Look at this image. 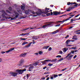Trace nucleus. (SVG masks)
Listing matches in <instances>:
<instances>
[{"label":"nucleus","mask_w":80,"mask_h":80,"mask_svg":"<svg viewBox=\"0 0 80 80\" xmlns=\"http://www.w3.org/2000/svg\"><path fill=\"white\" fill-rule=\"evenodd\" d=\"M75 37V36H73V38H72V39L73 40H75V37Z\"/></svg>","instance_id":"obj_58"},{"label":"nucleus","mask_w":80,"mask_h":80,"mask_svg":"<svg viewBox=\"0 0 80 80\" xmlns=\"http://www.w3.org/2000/svg\"><path fill=\"white\" fill-rule=\"evenodd\" d=\"M69 9H68L67 10V12H70V10H71L70 9V8H69Z\"/></svg>","instance_id":"obj_50"},{"label":"nucleus","mask_w":80,"mask_h":80,"mask_svg":"<svg viewBox=\"0 0 80 80\" xmlns=\"http://www.w3.org/2000/svg\"><path fill=\"white\" fill-rule=\"evenodd\" d=\"M58 57H59V58H61L62 57V56L60 55H58L56 56V58H58Z\"/></svg>","instance_id":"obj_35"},{"label":"nucleus","mask_w":80,"mask_h":80,"mask_svg":"<svg viewBox=\"0 0 80 80\" xmlns=\"http://www.w3.org/2000/svg\"><path fill=\"white\" fill-rule=\"evenodd\" d=\"M6 12H7V13H10L11 15H12V14H13V13H10L9 11H8V10H6Z\"/></svg>","instance_id":"obj_26"},{"label":"nucleus","mask_w":80,"mask_h":80,"mask_svg":"<svg viewBox=\"0 0 80 80\" xmlns=\"http://www.w3.org/2000/svg\"><path fill=\"white\" fill-rule=\"evenodd\" d=\"M52 76H53L54 78H56V77H58V75L56 74V75H52Z\"/></svg>","instance_id":"obj_28"},{"label":"nucleus","mask_w":80,"mask_h":80,"mask_svg":"<svg viewBox=\"0 0 80 80\" xmlns=\"http://www.w3.org/2000/svg\"><path fill=\"white\" fill-rule=\"evenodd\" d=\"M20 35H21V36H24V34L23 33H22L21 34H20Z\"/></svg>","instance_id":"obj_45"},{"label":"nucleus","mask_w":80,"mask_h":80,"mask_svg":"<svg viewBox=\"0 0 80 80\" xmlns=\"http://www.w3.org/2000/svg\"><path fill=\"white\" fill-rule=\"evenodd\" d=\"M31 44H29L28 45H27L25 46L26 48H28L29 47H30Z\"/></svg>","instance_id":"obj_25"},{"label":"nucleus","mask_w":80,"mask_h":80,"mask_svg":"<svg viewBox=\"0 0 80 80\" xmlns=\"http://www.w3.org/2000/svg\"><path fill=\"white\" fill-rule=\"evenodd\" d=\"M76 57H77V55H75L73 57V58L74 59H75L76 58Z\"/></svg>","instance_id":"obj_51"},{"label":"nucleus","mask_w":80,"mask_h":80,"mask_svg":"<svg viewBox=\"0 0 80 80\" xmlns=\"http://www.w3.org/2000/svg\"><path fill=\"white\" fill-rule=\"evenodd\" d=\"M52 23H53V22H48L47 24H46L45 25L43 26L42 28H47V26H49V25H52Z\"/></svg>","instance_id":"obj_6"},{"label":"nucleus","mask_w":80,"mask_h":80,"mask_svg":"<svg viewBox=\"0 0 80 80\" xmlns=\"http://www.w3.org/2000/svg\"><path fill=\"white\" fill-rule=\"evenodd\" d=\"M65 20H63L62 21H59L58 22H57L58 23V22H64Z\"/></svg>","instance_id":"obj_39"},{"label":"nucleus","mask_w":80,"mask_h":80,"mask_svg":"<svg viewBox=\"0 0 80 80\" xmlns=\"http://www.w3.org/2000/svg\"><path fill=\"white\" fill-rule=\"evenodd\" d=\"M71 54H72L71 52L68 53L67 55V56L65 58H67L69 56H70V55H71Z\"/></svg>","instance_id":"obj_27"},{"label":"nucleus","mask_w":80,"mask_h":80,"mask_svg":"<svg viewBox=\"0 0 80 80\" xmlns=\"http://www.w3.org/2000/svg\"><path fill=\"white\" fill-rule=\"evenodd\" d=\"M27 55V53H22L21 54V55H20V57H25V56Z\"/></svg>","instance_id":"obj_17"},{"label":"nucleus","mask_w":80,"mask_h":80,"mask_svg":"<svg viewBox=\"0 0 80 80\" xmlns=\"http://www.w3.org/2000/svg\"><path fill=\"white\" fill-rule=\"evenodd\" d=\"M50 79H53V76H51L50 78Z\"/></svg>","instance_id":"obj_53"},{"label":"nucleus","mask_w":80,"mask_h":80,"mask_svg":"<svg viewBox=\"0 0 80 80\" xmlns=\"http://www.w3.org/2000/svg\"><path fill=\"white\" fill-rule=\"evenodd\" d=\"M17 10L18 13H19L20 14H22V12L21 10H20V9L19 8H18L17 9Z\"/></svg>","instance_id":"obj_16"},{"label":"nucleus","mask_w":80,"mask_h":80,"mask_svg":"<svg viewBox=\"0 0 80 80\" xmlns=\"http://www.w3.org/2000/svg\"><path fill=\"white\" fill-rule=\"evenodd\" d=\"M45 61L47 62H51V60L50 59L46 60H45Z\"/></svg>","instance_id":"obj_31"},{"label":"nucleus","mask_w":80,"mask_h":80,"mask_svg":"<svg viewBox=\"0 0 80 80\" xmlns=\"http://www.w3.org/2000/svg\"><path fill=\"white\" fill-rule=\"evenodd\" d=\"M27 38H21V39L22 40H27Z\"/></svg>","instance_id":"obj_34"},{"label":"nucleus","mask_w":80,"mask_h":80,"mask_svg":"<svg viewBox=\"0 0 80 80\" xmlns=\"http://www.w3.org/2000/svg\"><path fill=\"white\" fill-rule=\"evenodd\" d=\"M50 47V46H44V47H43V49H47L48 48Z\"/></svg>","instance_id":"obj_21"},{"label":"nucleus","mask_w":80,"mask_h":80,"mask_svg":"<svg viewBox=\"0 0 80 80\" xmlns=\"http://www.w3.org/2000/svg\"><path fill=\"white\" fill-rule=\"evenodd\" d=\"M73 22V19H71V22L72 23V22Z\"/></svg>","instance_id":"obj_47"},{"label":"nucleus","mask_w":80,"mask_h":80,"mask_svg":"<svg viewBox=\"0 0 80 80\" xmlns=\"http://www.w3.org/2000/svg\"><path fill=\"white\" fill-rule=\"evenodd\" d=\"M15 49V48H10L9 50H8V51H6V53H9V52H12V50H13Z\"/></svg>","instance_id":"obj_12"},{"label":"nucleus","mask_w":80,"mask_h":80,"mask_svg":"<svg viewBox=\"0 0 80 80\" xmlns=\"http://www.w3.org/2000/svg\"><path fill=\"white\" fill-rule=\"evenodd\" d=\"M48 65L49 66H50V67H51L52 65H53V64H51L50 63H49L48 64Z\"/></svg>","instance_id":"obj_37"},{"label":"nucleus","mask_w":80,"mask_h":80,"mask_svg":"<svg viewBox=\"0 0 80 80\" xmlns=\"http://www.w3.org/2000/svg\"><path fill=\"white\" fill-rule=\"evenodd\" d=\"M63 60V58H61L60 59L58 60L59 62H61V61H62Z\"/></svg>","instance_id":"obj_32"},{"label":"nucleus","mask_w":80,"mask_h":80,"mask_svg":"<svg viewBox=\"0 0 80 80\" xmlns=\"http://www.w3.org/2000/svg\"><path fill=\"white\" fill-rule=\"evenodd\" d=\"M57 59L55 58L54 59H53V60L51 61V62H55H55H57Z\"/></svg>","instance_id":"obj_24"},{"label":"nucleus","mask_w":80,"mask_h":80,"mask_svg":"<svg viewBox=\"0 0 80 80\" xmlns=\"http://www.w3.org/2000/svg\"><path fill=\"white\" fill-rule=\"evenodd\" d=\"M77 4V3L73 2H73L71 3V2H68L67 3L68 5H71V4Z\"/></svg>","instance_id":"obj_18"},{"label":"nucleus","mask_w":80,"mask_h":80,"mask_svg":"<svg viewBox=\"0 0 80 80\" xmlns=\"http://www.w3.org/2000/svg\"><path fill=\"white\" fill-rule=\"evenodd\" d=\"M71 49H74V50H76V48L72 47L71 48Z\"/></svg>","instance_id":"obj_36"},{"label":"nucleus","mask_w":80,"mask_h":80,"mask_svg":"<svg viewBox=\"0 0 80 80\" xmlns=\"http://www.w3.org/2000/svg\"><path fill=\"white\" fill-rule=\"evenodd\" d=\"M50 10V9L49 8H46L45 10H43V11L44 12H45V13H48L49 12L48 10Z\"/></svg>","instance_id":"obj_9"},{"label":"nucleus","mask_w":80,"mask_h":80,"mask_svg":"<svg viewBox=\"0 0 80 80\" xmlns=\"http://www.w3.org/2000/svg\"><path fill=\"white\" fill-rule=\"evenodd\" d=\"M42 37H45L46 35H45V34H43L42 35Z\"/></svg>","instance_id":"obj_63"},{"label":"nucleus","mask_w":80,"mask_h":80,"mask_svg":"<svg viewBox=\"0 0 80 80\" xmlns=\"http://www.w3.org/2000/svg\"><path fill=\"white\" fill-rule=\"evenodd\" d=\"M77 6H78V4H76L72 6V7H69V9L70 10H72V8H75V7H77Z\"/></svg>","instance_id":"obj_13"},{"label":"nucleus","mask_w":80,"mask_h":80,"mask_svg":"<svg viewBox=\"0 0 80 80\" xmlns=\"http://www.w3.org/2000/svg\"><path fill=\"white\" fill-rule=\"evenodd\" d=\"M25 5L24 4H23L22 5H21V8L23 11H25Z\"/></svg>","instance_id":"obj_11"},{"label":"nucleus","mask_w":80,"mask_h":80,"mask_svg":"<svg viewBox=\"0 0 80 80\" xmlns=\"http://www.w3.org/2000/svg\"><path fill=\"white\" fill-rule=\"evenodd\" d=\"M34 54H35L36 55H38V53H34Z\"/></svg>","instance_id":"obj_59"},{"label":"nucleus","mask_w":80,"mask_h":80,"mask_svg":"<svg viewBox=\"0 0 80 80\" xmlns=\"http://www.w3.org/2000/svg\"><path fill=\"white\" fill-rule=\"evenodd\" d=\"M49 79H50V78L49 77H48L47 78L46 80H49Z\"/></svg>","instance_id":"obj_61"},{"label":"nucleus","mask_w":80,"mask_h":80,"mask_svg":"<svg viewBox=\"0 0 80 80\" xmlns=\"http://www.w3.org/2000/svg\"><path fill=\"white\" fill-rule=\"evenodd\" d=\"M68 37H69V35H68L66 37H65V38H68Z\"/></svg>","instance_id":"obj_52"},{"label":"nucleus","mask_w":80,"mask_h":80,"mask_svg":"<svg viewBox=\"0 0 80 80\" xmlns=\"http://www.w3.org/2000/svg\"><path fill=\"white\" fill-rule=\"evenodd\" d=\"M27 79H28V77H29V75H28V74H27Z\"/></svg>","instance_id":"obj_44"},{"label":"nucleus","mask_w":80,"mask_h":80,"mask_svg":"<svg viewBox=\"0 0 80 80\" xmlns=\"http://www.w3.org/2000/svg\"><path fill=\"white\" fill-rule=\"evenodd\" d=\"M2 62V58H0V62Z\"/></svg>","instance_id":"obj_57"},{"label":"nucleus","mask_w":80,"mask_h":80,"mask_svg":"<svg viewBox=\"0 0 80 80\" xmlns=\"http://www.w3.org/2000/svg\"><path fill=\"white\" fill-rule=\"evenodd\" d=\"M9 10H10V11H11L12 10V8L11 7H10L9 8Z\"/></svg>","instance_id":"obj_38"},{"label":"nucleus","mask_w":80,"mask_h":80,"mask_svg":"<svg viewBox=\"0 0 80 80\" xmlns=\"http://www.w3.org/2000/svg\"><path fill=\"white\" fill-rule=\"evenodd\" d=\"M71 53H72V54H73V53H74V51H72V52H71Z\"/></svg>","instance_id":"obj_55"},{"label":"nucleus","mask_w":80,"mask_h":80,"mask_svg":"<svg viewBox=\"0 0 80 80\" xmlns=\"http://www.w3.org/2000/svg\"><path fill=\"white\" fill-rule=\"evenodd\" d=\"M38 12H36V14H37V15H39L40 14H41L42 12V11L40 9H38Z\"/></svg>","instance_id":"obj_8"},{"label":"nucleus","mask_w":80,"mask_h":80,"mask_svg":"<svg viewBox=\"0 0 80 80\" xmlns=\"http://www.w3.org/2000/svg\"><path fill=\"white\" fill-rule=\"evenodd\" d=\"M2 53V54H3V53H5V52H4L3 51L1 52Z\"/></svg>","instance_id":"obj_56"},{"label":"nucleus","mask_w":80,"mask_h":80,"mask_svg":"<svg viewBox=\"0 0 80 80\" xmlns=\"http://www.w3.org/2000/svg\"><path fill=\"white\" fill-rule=\"evenodd\" d=\"M26 71V69H18L16 70V72H18L19 74H22L23 73V72Z\"/></svg>","instance_id":"obj_3"},{"label":"nucleus","mask_w":80,"mask_h":80,"mask_svg":"<svg viewBox=\"0 0 80 80\" xmlns=\"http://www.w3.org/2000/svg\"><path fill=\"white\" fill-rule=\"evenodd\" d=\"M66 69H67V68H65L64 69H62V71H65V70H66Z\"/></svg>","instance_id":"obj_41"},{"label":"nucleus","mask_w":80,"mask_h":80,"mask_svg":"<svg viewBox=\"0 0 80 80\" xmlns=\"http://www.w3.org/2000/svg\"><path fill=\"white\" fill-rule=\"evenodd\" d=\"M52 48L50 47L48 48V51H50V50H52Z\"/></svg>","instance_id":"obj_40"},{"label":"nucleus","mask_w":80,"mask_h":80,"mask_svg":"<svg viewBox=\"0 0 80 80\" xmlns=\"http://www.w3.org/2000/svg\"><path fill=\"white\" fill-rule=\"evenodd\" d=\"M68 50V48H65L62 49V50L64 52H67V50Z\"/></svg>","instance_id":"obj_20"},{"label":"nucleus","mask_w":80,"mask_h":80,"mask_svg":"<svg viewBox=\"0 0 80 80\" xmlns=\"http://www.w3.org/2000/svg\"><path fill=\"white\" fill-rule=\"evenodd\" d=\"M38 62H35V63H33V64H30L29 66H28V67H30L29 68V72L32 71V69H33V68H34V66H37V65H38Z\"/></svg>","instance_id":"obj_2"},{"label":"nucleus","mask_w":80,"mask_h":80,"mask_svg":"<svg viewBox=\"0 0 80 80\" xmlns=\"http://www.w3.org/2000/svg\"><path fill=\"white\" fill-rule=\"evenodd\" d=\"M2 14H5L6 15H7V14L6 13V12L4 10H2Z\"/></svg>","instance_id":"obj_22"},{"label":"nucleus","mask_w":80,"mask_h":80,"mask_svg":"<svg viewBox=\"0 0 80 80\" xmlns=\"http://www.w3.org/2000/svg\"><path fill=\"white\" fill-rule=\"evenodd\" d=\"M27 43H28V42H24L22 43V45H25V44H27Z\"/></svg>","instance_id":"obj_29"},{"label":"nucleus","mask_w":80,"mask_h":80,"mask_svg":"<svg viewBox=\"0 0 80 80\" xmlns=\"http://www.w3.org/2000/svg\"><path fill=\"white\" fill-rule=\"evenodd\" d=\"M60 24H58L56 25V26H55V27H60Z\"/></svg>","instance_id":"obj_48"},{"label":"nucleus","mask_w":80,"mask_h":80,"mask_svg":"<svg viewBox=\"0 0 80 80\" xmlns=\"http://www.w3.org/2000/svg\"><path fill=\"white\" fill-rule=\"evenodd\" d=\"M77 34H80V32H78L77 33Z\"/></svg>","instance_id":"obj_64"},{"label":"nucleus","mask_w":80,"mask_h":80,"mask_svg":"<svg viewBox=\"0 0 80 80\" xmlns=\"http://www.w3.org/2000/svg\"><path fill=\"white\" fill-rule=\"evenodd\" d=\"M47 16H49V15H50V13H48L46 14Z\"/></svg>","instance_id":"obj_46"},{"label":"nucleus","mask_w":80,"mask_h":80,"mask_svg":"<svg viewBox=\"0 0 80 80\" xmlns=\"http://www.w3.org/2000/svg\"><path fill=\"white\" fill-rule=\"evenodd\" d=\"M60 12H53V15H60Z\"/></svg>","instance_id":"obj_10"},{"label":"nucleus","mask_w":80,"mask_h":80,"mask_svg":"<svg viewBox=\"0 0 80 80\" xmlns=\"http://www.w3.org/2000/svg\"><path fill=\"white\" fill-rule=\"evenodd\" d=\"M29 28H30V29H33V28H29L25 29H24L23 30V31H26V32H28V31H29V30H28V29H29Z\"/></svg>","instance_id":"obj_15"},{"label":"nucleus","mask_w":80,"mask_h":80,"mask_svg":"<svg viewBox=\"0 0 80 80\" xmlns=\"http://www.w3.org/2000/svg\"><path fill=\"white\" fill-rule=\"evenodd\" d=\"M71 58H70V56L68 57V60H71Z\"/></svg>","instance_id":"obj_60"},{"label":"nucleus","mask_w":80,"mask_h":80,"mask_svg":"<svg viewBox=\"0 0 80 80\" xmlns=\"http://www.w3.org/2000/svg\"><path fill=\"white\" fill-rule=\"evenodd\" d=\"M59 53L60 54H62V53H63V52H62V51H59Z\"/></svg>","instance_id":"obj_42"},{"label":"nucleus","mask_w":80,"mask_h":80,"mask_svg":"<svg viewBox=\"0 0 80 80\" xmlns=\"http://www.w3.org/2000/svg\"><path fill=\"white\" fill-rule=\"evenodd\" d=\"M70 20V18H68L66 19V20H64L65 22H66V21H67L68 20Z\"/></svg>","instance_id":"obj_49"},{"label":"nucleus","mask_w":80,"mask_h":80,"mask_svg":"<svg viewBox=\"0 0 80 80\" xmlns=\"http://www.w3.org/2000/svg\"><path fill=\"white\" fill-rule=\"evenodd\" d=\"M24 62L25 61H24V59H21L19 62V63L18 64V66H19V67L22 66V65L23 63H24Z\"/></svg>","instance_id":"obj_4"},{"label":"nucleus","mask_w":80,"mask_h":80,"mask_svg":"<svg viewBox=\"0 0 80 80\" xmlns=\"http://www.w3.org/2000/svg\"><path fill=\"white\" fill-rule=\"evenodd\" d=\"M14 13L15 14V17H14L13 18H12L10 17V15H8L7 14V15L5 14H2L1 15V17L2 18H6V19H10L11 18V20H15V19H16L17 18H18V17L19 16V14L17 13V12L14 11Z\"/></svg>","instance_id":"obj_1"},{"label":"nucleus","mask_w":80,"mask_h":80,"mask_svg":"<svg viewBox=\"0 0 80 80\" xmlns=\"http://www.w3.org/2000/svg\"><path fill=\"white\" fill-rule=\"evenodd\" d=\"M45 68H47V66H46L43 68V70H45Z\"/></svg>","instance_id":"obj_54"},{"label":"nucleus","mask_w":80,"mask_h":80,"mask_svg":"<svg viewBox=\"0 0 80 80\" xmlns=\"http://www.w3.org/2000/svg\"><path fill=\"white\" fill-rule=\"evenodd\" d=\"M39 38V36H33L32 37V40H37V39H38Z\"/></svg>","instance_id":"obj_14"},{"label":"nucleus","mask_w":80,"mask_h":80,"mask_svg":"<svg viewBox=\"0 0 80 80\" xmlns=\"http://www.w3.org/2000/svg\"><path fill=\"white\" fill-rule=\"evenodd\" d=\"M43 65H45V64H46V62L45 60L43 61Z\"/></svg>","instance_id":"obj_33"},{"label":"nucleus","mask_w":80,"mask_h":80,"mask_svg":"<svg viewBox=\"0 0 80 80\" xmlns=\"http://www.w3.org/2000/svg\"><path fill=\"white\" fill-rule=\"evenodd\" d=\"M43 53V52H42V51H40L39 52V55H41V54H42Z\"/></svg>","instance_id":"obj_30"},{"label":"nucleus","mask_w":80,"mask_h":80,"mask_svg":"<svg viewBox=\"0 0 80 80\" xmlns=\"http://www.w3.org/2000/svg\"><path fill=\"white\" fill-rule=\"evenodd\" d=\"M73 57V55H71L70 56H69V58H72Z\"/></svg>","instance_id":"obj_43"},{"label":"nucleus","mask_w":80,"mask_h":80,"mask_svg":"<svg viewBox=\"0 0 80 80\" xmlns=\"http://www.w3.org/2000/svg\"><path fill=\"white\" fill-rule=\"evenodd\" d=\"M31 13H32L33 14H35V12L32 11H32H31L30 10H26L25 11V14H29V12Z\"/></svg>","instance_id":"obj_5"},{"label":"nucleus","mask_w":80,"mask_h":80,"mask_svg":"<svg viewBox=\"0 0 80 80\" xmlns=\"http://www.w3.org/2000/svg\"><path fill=\"white\" fill-rule=\"evenodd\" d=\"M80 15V14H78L76 16H75V17H78V16H79Z\"/></svg>","instance_id":"obj_62"},{"label":"nucleus","mask_w":80,"mask_h":80,"mask_svg":"<svg viewBox=\"0 0 80 80\" xmlns=\"http://www.w3.org/2000/svg\"><path fill=\"white\" fill-rule=\"evenodd\" d=\"M58 32V30H57L56 31L52 32H50L51 33H52V34H55V33H57V32Z\"/></svg>","instance_id":"obj_19"},{"label":"nucleus","mask_w":80,"mask_h":80,"mask_svg":"<svg viewBox=\"0 0 80 80\" xmlns=\"http://www.w3.org/2000/svg\"><path fill=\"white\" fill-rule=\"evenodd\" d=\"M71 40H68L66 41V45H68V42H70Z\"/></svg>","instance_id":"obj_23"},{"label":"nucleus","mask_w":80,"mask_h":80,"mask_svg":"<svg viewBox=\"0 0 80 80\" xmlns=\"http://www.w3.org/2000/svg\"><path fill=\"white\" fill-rule=\"evenodd\" d=\"M9 73L10 75H11L12 76H13V77H16L18 74L17 73L15 72H10Z\"/></svg>","instance_id":"obj_7"}]
</instances>
